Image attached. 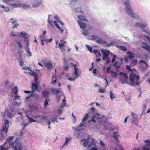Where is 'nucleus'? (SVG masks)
Wrapping results in <instances>:
<instances>
[{
	"mask_svg": "<svg viewBox=\"0 0 150 150\" xmlns=\"http://www.w3.org/2000/svg\"><path fill=\"white\" fill-rule=\"evenodd\" d=\"M127 12L128 15L138 21L135 23L134 26L136 28H141L144 32L146 33L148 35H150V31L148 29H145L148 26L146 21L143 17H141L139 14H135L133 12H132L131 10L127 11Z\"/></svg>",
	"mask_w": 150,
	"mask_h": 150,
	"instance_id": "nucleus-1",
	"label": "nucleus"
},
{
	"mask_svg": "<svg viewBox=\"0 0 150 150\" xmlns=\"http://www.w3.org/2000/svg\"><path fill=\"white\" fill-rule=\"evenodd\" d=\"M126 69L129 71L131 72L129 76L130 82L129 84L131 86H139L141 83V82L139 81L140 76L134 73V71H136V69L134 68H131L128 65H126Z\"/></svg>",
	"mask_w": 150,
	"mask_h": 150,
	"instance_id": "nucleus-2",
	"label": "nucleus"
},
{
	"mask_svg": "<svg viewBox=\"0 0 150 150\" xmlns=\"http://www.w3.org/2000/svg\"><path fill=\"white\" fill-rule=\"evenodd\" d=\"M101 51L103 54L102 60L104 61H106V64H108L111 62L110 59L109 57L110 53V51L109 50L103 49L101 50Z\"/></svg>",
	"mask_w": 150,
	"mask_h": 150,
	"instance_id": "nucleus-3",
	"label": "nucleus"
},
{
	"mask_svg": "<svg viewBox=\"0 0 150 150\" xmlns=\"http://www.w3.org/2000/svg\"><path fill=\"white\" fill-rule=\"evenodd\" d=\"M119 75L121 76V77L119 79V81H121L122 84L125 83L128 84L127 81L128 77L127 74L121 71L120 72Z\"/></svg>",
	"mask_w": 150,
	"mask_h": 150,
	"instance_id": "nucleus-4",
	"label": "nucleus"
},
{
	"mask_svg": "<svg viewBox=\"0 0 150 150\" xmlns=\"http://www.w3.org/2000/svg\"><path fill=\"white\" fill-rule=\"evenodd\" d=\"M126 0V1H125L124 2V4L125 6V11L128 15L127 11L131 10L132 12H133V10L130 2H129L130 0Z\"/></svg>",
	"mask_w": 150,
	"mask_h": 150,
	"instance_id": "nucleus-5",
	"label": "nucleus"
},
{
	"mask_svg": "<svg viewBox=\"0 0 150 150\" xmlns=\"http://www.w3.org/2000/svg\"><path fill=\"white\" fill-rule=\"evenodd\" d=\"M89 115L88 114H86L82 120L81 122L79 125L77 126L78 128L86 127V125H85L84 122L86 121L88 118Z\"/></svg>",
	"mask_w": 150,
	"mask_h": 150,
	"instance_id": "nucleus-6",
	"label": "nucleus"
},
{
	"mask_svg": "<svg viewBox=\"0 0 150 150\" xmlns=\"http://www.w3.org/2000/svg\"><path fill=\"white\" fill-rule=\"evenodd\" d=\"M141 47L143 49L147 51L148 52V54L150 53V45L146 42H142Z\"/></svg>",
	"mask_w": 150,
	"mask_h": 150,
	"instance_id": "nucleus-7",
	"label": "nucleus"
},
{
	"mask_svg": "<svg viewBox=\"0 0 150 150\" xmlns=\"http://www.w3.org/2000/svg\"><path fill=\"white\" fill-rule=\"evenodd\" d=\"M33 4L32 6V8H36L38 7L42 4V0H32Z\"/></svg>",
	"mask_w": 150,
	"mask_h": 150,
	"instance_id": "nucleus-8",
	"label": "nucleus"
},
{
	"mask_svg": "<svg viewBox=\"0 0 150 150\" xmlns=\"http://www.w3.org/2000/svg\"><path fill=\"white\" fill-rule=\"evenodd\" d=\"M31 85L32 91V93H34L35 91H39L38 88L39 86V84L35 83H32Z\"/></svg>",
	"mask_w": 150,
	"mask_h": 150,
	"instance_id": "nucleus-9",
	"label": "nucleus"
},
{
	"mask_svg": "<svg viewBox=\"0 0 150 150\" xmlns=\"http://www.w3.org/2000/svg\"><path fill=\"white\" fill-rule=\"evenodd\" d=\"M31 97L34 98L36 99H38L39 98V95L38 94L32 93V91H31V93L29 96L25 98V100H28Z\"/></svg>",
	"mask_w": 150,
	"mask_h": 150,
	"instance_id": "nucleus-10",
	"label": "nucleus"
},
{
	"mask_svg": "<svg viewBox=\"0 0 150 150\" xmlns=\"http://www.w3.org/2000/svg\"><path fill=\"white\" fill-rule=\"evenodd\" d=\"M51 17H52V15H48V19L47 21L49 23V25H48V26L49 28H54V26L52 23L53 21L50 20L52 19Z\"/></svg>",
	"mask_w": 150,
	"mask_h": 150,
	"instance_id": "nucleus-11",
	"label": "nucleus"
},
{
	"mask_svg": "<svg viewBox=\"0 0 150 150\" xmlns=\"http://www.w3.org/2000/svg\"><path fill=\"white\" fill-rule=\"evenodd\" d=\"M44 65L48 70L51 69L53 66L52 64L50 62H44Z\"/></svg>",
	"mask_w": 150,
	"mask_h": 150,
	"instance_id": "nucleus-12",
	"label": "nucleus"
},
{
	"mask_svg": "<svg viewBox=\"0 0 150 150\" xmlns=\"http://www.w3.org/2000/svg\"><path fill=\"white\" fill-rule=\"evenodd\" d=\"M17 138H16L15 140L11 142H10V143H8L9 144V145L10 146L13 147L14 150V147L16 146L17 147L18 144V142L17 141Z\"/></svg>",
	"mask_w": 150,
	"mask_h": 150,
	"instance_id": "nucleus-13",
	"label": "nucleus"
},
{
	"mask_svg": "<svg viewBox=\"0 0 150 150\" xmlns=\"http://www.w3.org/2000/svg\"><path fill=\"white\" fill-rule=\"evenodd\" d=\"M102 117H99V115L98 113H96V114H93V116L92 117L91 121H93L94 122H96V120L95 119L96 118L101 119Z\"/></svg>",
	"mask_w": 150,
	"mask_h": 150,
	"instance_id": "nucleus-14",
	"label": "nucleus"
},
{
	"mask_svg": "<svg viewBox=\"0 0 150 150\" xmlns=\"http://www.w3.org/2000/svg\"><path fill=\"white\" fill-rule=\"evenodd\" d=\"M66 42L62 40H61L59 44V48L62 50L63 51L64 50V48L63 47L64 46V44Z\"/></svg>",
	"mask_w": 150,
	"mask_h": 150,
	"instance_id": "nucleus-15",
	"label": "nucleus"
},
{
	"mask_svg": "<svg viewBox=\"0 0 150 150\" xmlns=\"http://www.w3.org/2000/svg\"><path fill=\"white\" fill-rule=\"evenodd\" d=\"M58 117V116L56 114H53L52 116L50 118L51 122L54 123L55 121H56L57 122H58V121L57 120Z\"/></svg>",
	"mask_w": 150,
	"mask_h": 150,
	"instance_id": "nucleus-16",
	"label": "nucleus"
},
{
	"mask_svg": "<svg viewBox=\"0 0 150 150\" xmlns=\"http://www.w3.org/2000/svg\"><path fill=\"white\" fill-rule=\"evenodd\" d=\"M127 57L129 60L132 59L134 57V54L131 51L127 52Z\"/></svg>",
	"mask_w": 150,
	"mask_h": 150,
	"instance_id": "nucleus-17",
	"label": "nucleus"
},
{
	"mask_svg": "<svg viewBox=\"0 0 150 150\" xmlns=\"http://www.w3.org/2000/svg\"><path fill=\"white\" fill-rule=\"evenodd\" d=\"M77 21L80 27L83 30L85 29L86 27V24L81 21L78 20Z\"/></svg>",
	"mask_w": 150,
	"mask_h": 150,
	"instance_id": "nucleus-18",
	"label": "nucleus"
},
{
	"mask_svg": "<svg viewBox=\"0 0 150 150\" xmlns=\"http://www.w3.org/2000/svg\"><path fill=\"white\" fill-rule=\"evenodd\" d=\"M15 46L19 49H21L23 48V46L21 43L18 41H16L14 42Z\"/></svg>",
	"mask_w": 150,
	"mask_h": 150,
	"instance_id": "nucleus-19",
	"label": "nucleus"
},
{
	"mask_svg": "<svg viewBox=\"0 0 150 150\" xmlns=\"http://www.w3.org/2000/svg\"><path fill=\"white\" fill-rule=\"evenodd\" d=\"M113 137L114 139L116 140L117 142H119V139L118 137L119 136V134L118 132H113Z\"/></svg>",
	"mask_w": 150,
	"mask_h": 150,
	"instance_id": "nucleus-20",
	"label": "nucleus"
},
{
	"mask_svg": "<svg viewBox=\"0 0 150 150\" xmlns=\"http://www.w3.org/2000/svg\"><path fill=\"white\" fill-rule=\"evenodd\" d=\"M51 91L53 94H57L60 92L61 89L60 88L56 89L54 88H52L51 89Z\"/></svg>",
	"mask_w": 150,
	"mask_h": 150,
	"instance_id": "nucleus-21",
	"label": "nucleus"
},
{
	"mask_svg": "<svg viewBox=\"0 0 150 150\" xmlns=\"http://www.w3.org/2000/svg\"><path fill=\"white\" fill-rule=\"evenodd\" d=\"M74 74L76 78H78L80 76V74H79L78 72V69L77 68H74Z\"/></svg>",
	"mask_w": 150,
	"mask_h": 150,
	"instance_id": "nucleus-22",
	"label": "nucleus"
},
{
	"mask_svg": "<svg viewBox=\"0 0 150 150\" xmlns=\"http://www.w3.org/2000/svg\"><path fill=\"white\" fill-rule=\"evenodd\" d=\"M84 141V142L83 143V145L84 147H86L89 142V140L86 139H81L80 141L81 142H82L83 141Z\"/></svg>",
	"mask_w": 150,
	"mask_h": 150,
	"instance_id": "nucleus-23",
	"label": "nucleus"
},
{
	"mask_svg": "<svg viewBox=\"0 0 150 150\" xmlns=\"http://www.w3.org/2000/svg\"><path fill=\"white\" fill-rule=\"evenodd\" d=\"M64 96V99L62 100V103L60 106V108H63L64 106H66V103L65 99V97L64 95H63Z\"/></svg>",
	"mask_w": 150,
	"mask_h": 150,
	"instance_id": "nucleus-24",
	"label": "nucleus"
},
{
	"mask_svg": "<svg viewBox=\"0 0 150 150\" xmlns=\"http://www.w3.org/2000/svg\"><path fill=\"white\" fill-rule=\"evenodd\" d=\"M71 139V137H66L64 143V144L63 146H62V148H63V147H64L66 145H67V146L69 142Z\"/></svg>",
	"mask_w": 150,
	"mask_h": 150,
	"instance_id": "nucleus-25",
	"label": "nucleus"
},
{
	"mask_svg": "<svg viewBox=\"0 0 150 150\" xmlns=\"http://www.w3.org/2000/svg\"><path fill=\"white\" fill-rule=\"evenodd\" d=\"M117 48H118L120 50L126 52L127 50V47L125 46L121 45H117L116 46Z\"/></svg>",
	"mask_w": 150,
	"mask_h": 150,
	"instance_id": "nucleus-26",
	"label": "nucleus"
},
{
	"mask_svg": "<svg viewBox=\"0 0 150 150\" xmlns=\"http://www.w3.org/2000/svg\"><path fill=\"white\" fill-rule=\"evenodd\" d=\"M96 42L98 44H105L107 43V42L106 41L101 39H99L97 40Z\"/></svg>",
	"mask_w": 150,
	"mask_h": 150,
	"instance_id": "nucleus-27",
	"label": "nucleus"
},
{
	"mask_svg": "<svg viewBox=\"0 0 150 150\" xmlns=\"http://www.w3.org/2000/svg\"><path fill=\"white\" fill-rule=\"evenodd\" d=\"M11 23L12 25H13V26L12 27V28H16L19 25V24L15 20H13L11 22Z\"/></svg>",
	"mask_w": 150,
	"mask_h": 150,
	"instance_id": "nucleus-28",
	"label": "nucleus"
},
{
	"mask_svg": "<svg viewBox=\"0 0 150 150\" xmlns=\"http://www.w3.org/2000/svg\"><path fill=\"white\" fill-rule=\"evenodd\" d=\"M9 126V125H8L7 126L6 125H4L2 127L1 129L2 131L3 132H5L6 133V134L8 131V127Z\"/></svg>",
	"mask_w": 150,
	"mask_h": 150,
	"instance_id": "nucleus-29",
	"label": "nucleus"
},
{
	"mask_svg": "<svg viewBox=\"0 0 150 150\" xmlns=\"http://www.w3.org/2000/svg\"><path fill=\"white\" fill-rule=\"evenodd\" d=\"M18 60L19 62V64L21 66H23V59L21 57V54H20L19 57L18 58Z\"/></svg>",
	"mask_w": 150,
	"mask_h": 150,
	"instance_id": "nucleus-30",
	"label": "nucleus"
},
{
	"mask_svg": "<svg viewBox=\"0 0 150 150\" xmlns=\"http://www.w3.org/2000/svg\"><path fill=\"white\" fill-rule=\"evenodd\" d=\"M99 38V37L97 35H93L89 36L88 38L90 40H94L98 39Z\"/></svg>",
	"mask_w": 150,
	"mask_h": 150,
	"instance_id": "nucleus-31",
	"label": "nucleus"
},
{
	"mask_svg": "<svg viewBox=\"0 0 150 150\" xmlns=\"http://www.w3.org/2000/svg\"><path fill=\"white\" fill-rule=\"evenodd\" d=\"M11 90H12V92H13L14 95H16L17 94L18 89L17 86H15L13 88H11Z\"/></svg>",
	"mask_w": 150,
	"mask_h": 150,
	"instance_id": "nucleus-32",
	"label": "nucleus"
},
{
	"mask_svg": "<svg viewBox=\"0 0 150 150\" xmlns=\"http://www.w3.org/2000/svg\"><path fill=\"white\" fill-rule=\"evenodd\" d=\"M9 6L10 7H12V8H16L20 7V6L19 4H10L9 5Z\"/></svg>",
	"mask_w": 150,
	"mask_h": 150,
	"instance_id": "nucleus-33",
	"label": "nucleus"
},
{
	"mask_svg": "<svg viewBox=\"0 0 150 150\" xmlns=\"http://www.w3.org/2000/svg\"><path fill=\"white\" fill-rule=\"evenodd\" d=\"M139 62L140 63H143L144 64H145L146 66V67H144L142 69V70L144 71L146 70V68L148 67V64L146 63V62L144 60H141L139 61Z\"/></svg>",
	"mask_w": 150,
	"mask_h": 150,
	"instance_id": "nucleus-34",
	"label": "nucleus"
},
{
	"mask_svg": "<svg viewBox=\"0 0 150 150\" xmlns=\"http://www.w3.org/2000/svg\"><path fill=\"white\" fill-rule=\"evenodd\" d=\"M133 119L132 121V123L135 125L137 126H138V119L137 117L133 118Z\"/></svg>",
	"mask_w": 150,
	"mask_h": 150,
	"instance_id": "nucleus-35",
	"label": "nucleus"
},
{
	"mask_svg": "<svg viewBox=\"0 0 150 150\" xmlns=\"http://www.w3.org/2000/svg\"><path fill=\"white\" fill-rule=\"evenodd\" d=\"M20 7L21 6L24 9H26L27 8H29L30 6L29 5L26 4H20Z\"/></svg>",
	"mask_w": 150,
	"mask_h": 150,
	"instance_id": "nucleus-36",
	"label": "nucleus"
},
{
	"mask_svg": "<svg viewBox=\"0 0 150 150\" xmlns=\"http://www.w3.org/2000/svg\"><path fill=\"white\" fill-rule=\"evenodd\" d=\"M78 18L81 20L86 21L87 19L83 15H79L78 16Z\"/></svg>",
	"mask_w": 150,
	"mask_h": 150,
	"instance_id": "nucleus-37",
	"label": "nucleus"
},
{
	"mask_svg": "<svg viewBox=\"0 0 150 150\" xmlns=\"http://www.w3.org/2000/svg\"><path fill=\"white\" fill-rule=\"evenodd\" d=\"M118 62L116 61L113 64V66L115 67L116 69V70L117 71V69H119L120 68V66L118 64Z\"/></svg>",
	"mask_w": 150,
	"mask_h": 150,
	"instance_id": "nucleus-38",
	"label": "nucleus"
},
{
	"mask_svg": "<svg viewBox=\"0 0 150 150\" xmlns=\"http://www.w3.org/2000/svg\"><path fill=\"white\" fill-rule=\"evenodd\" d=\"M137 63V61L136 59H133L130 64V67H133L136 65Z\"/></svg>",
	"mask_w": 150,
	"mask_h": 150,
	"instance_id": "nucleus-39",
	"label": "nucleus"
},
{
	"mask_svg": "<svg viewBox=\"0 0 150 150\" xmlns=\"http://www.w3.org/2000/svg\"><path fill=\"white\" fill-rule=\"evenodd\" d=\"M7 144V142H5L0 146V150H8V148H5V145Z\"/></svg>",
	"mask_w": 150,
	"mask_h": 150,
	"instance_id": "nucleus-40",
	"label": "nucleus"
},
{
	"mask_svg": "<svg viewBox=\"0 0 150 150\" xmlns=\"http://www.w3.org/2000/svg\"><path fill=\"white\" fill-rule=\"evenodd\" d=\"M19 35H21L22 37L24 38H27V36H28V35L27 33L24 32H22Z\"/></svg>",
	"mask_w": 150,
	"mask_h": 150,
	"instance_id": "nucleus-41",
	"label": "nucleus"
},
{
	"mask_svg": "<svg viewBox=\"0 0 150 150\" xmlns=\"http://www.w3.org/2000/svg\"><path fill=\"white\" fill-rule=\"evenodd\" d=\"M26 116L28 118L29 121L30 123H31V122H36V120H34L32 118L29 117V116L27 114H26Z\"/></svg>",
	"mask_w": 150,
	"mask_h": 150,
	"instance_id": "nucleus-42",
	"label": "nucleus"
},
{
	"mask_svg": "<svg viewBox=\"0 0 150 150\" xmlns=\"http://www.w3.org/2000/svg\"><path fill=\"white\" fill-rule=\"evenodd\" d=\"M22 125H23L24 127H23V128L22 129H21V130L20 134H22V132H23V129H24L25 127L27 125H28V123H27L25 124L24 122H23L22 124Z\"/></svg>",
	"mask_w": 150,
	"mask_h": 150,
	"instance_id": "nucleus-43",
	"label": "nucleus"
},
{
	"mask_svg": "<svg viewBox=\"0 0 150 150\" xmlns=\"http://www.w3.org/2000/svg\"><path fill=\"white\" fill-rule=\"evenodd\" d=\"M49 93V91H43L42 92V96L45 97H47Z\"/></svg>",
	"mask_w": 150,
	"mask_h": 150,
	"instance_id": "nucleus-44",
	"label": "nucleus"
},
{
	"mask_svg": "<svg viewBox=\"0 0 150 150\" xmlns=\"http://www.w3.org/2000/svg\"><path fill=\"white\" fill-rule=\"evenodd\" d=\"M116 43L115 41H112L110 43H106L105 45L107 47H109L111 46H113L115 43Z\"/></svg>",
	"mask_w": 150,
	"mask_h": 150,
	"instance_id": "nucleus-45",
	"label": "nucleus"
},
{
	"mask_svg": "<svg viewBox=\"0 0 150 150\" xmlns=\"http://www.w3.org/2000/svg\"><path fill=\"white\" fill-rule=\"evenodd\" d=\"M110 97L111 100H113L114 98L116 97L115 95L113 93L112 91H110Z\"/></svg>",
	"mask_w": 150,
	"mask_h": 150,
	"instance_id": "nucleus-46",
	"label": "nucleus"
},
{
	"mask_svg": "<svg viewBox=\"0 0 150 150\" xmlns=\"http://www.w3.org/2000/svg\"><path fill=\"white\" fill-rule=\"evenodd\" d=\"M52 80L51 82V83L52 84H54L57 81V79L54 76H52Z\"/></svg>",
	"mask_w": 150,
	"mask_h": 150,
	"instance_id": "nucleus-47",
	"label": "nucleus"
},
{
	"mask_svg": "<svg viewBox=\"0 0 150 150\" xmlns=\"http://www.w3.org/2000/svg\"><path fill=\"white\" fill-rule=\"evenodd\" d=\"M100 51L99 50H94L93 51V52L94 54H95L96 56L97 57V55L99 53Z\"/></svg>",
	"mask_w": 150,
	"mask_h": 150,
	"instance_id": "nucleus-48",
	"label": "nucleus"
},
{
	"mask_svg": "<svg viewBox=\"0 0 150 150\" xmlns=\"http://www.w3.org/2000/svg\"><path fill=\"white\" fill-rule=\"evenodd\" d=\"M117 58H118V57H117L116 55L113 54V57L112 60V61H111V62L112 63H113L115 62Z\"/></svg>",
	"mask_w": 150,
	"mask_h": 150,
	"instance_id": "nucleus-49",
	"label": "nucleus"
},
{
	"mask_svg": "<svg viewBox=\"0 0 150 150\" xmlns=\"http://www.w3.org/2000/svg\"><path fill=\"white\" fill-rule=\"evenodd\" d=\"M49 100L50 99H47V98H46L45 100L44 103V106L45 107H46L48 105V102Z\"/></svg>",
	"mask_w": 150,
	"mask_h": 150,
	"instance_id": "nucleus-50",
	"label": "nucleus"
},
{
	"mask_svg": "<svg viewBox=\"0 0 150 150\" xmlns=\"http://www.w3.org/2000/svg\"><path fill=\"white\" fill-rule=\"evenodd\" d=\"M14 136H12L10 137L7 139V141L6 142H8V143H10L11 141L14 139Z\"/></svg>",
	"mask_w": 150,
	"mask_h": 150,
	"instance_id": "nucleus-51",
	"label": "nucleus"
},
{
	"mask_svg": "<svg viewBox=\"0 0 150 150\" xmlns=\"http://www.w3.org/2000/svg\"><path fill=\"white\" fill-rule=\"evenodd\" d=\"M86 47H87L88 51L89 52H90L92 53L93 52V51H92L93 48L92 47H90L88 45H86Z\"/></svg>",
	"mask_w": 150,
	"mask_h": 150,
	"instance_id": "nucleus-52",
	"label": "nucleus"
},
{
	"mask_svg": "<svg viewBox=\"0 0 150 150\" xmlns=\"http://www.w3.org/2000/svg\"><path fill=\"white\" fill-rule=\"evenodd\" d=\"M17 146H18V150H21L23 149V146L22 144L21 143H18V144Z\"/></svg>",
	"mask_w": 150,
	"mask_h": 150,
	"instance_id": "nucleus-53",
	"label": "nucleus"
},
{
	"mask_svg": "<svg viewBox=\"0 0 150 150\" xmlns=\"http://www.w3.org/2000/svg\"><path fill=\"white\" fill-rule=\"evenodd\" d=\"M7 114L8 117L10 118H11L13 116L12 113L10 111H8L7 112Z\"/></svg>",
	"mask_w": 150,
	"mask_h": 150,
	"instance_id": "nucleus-54",
	"label": "nucleus"
},
{
	"mask_svg": "<svg viewBox=\"0 0 150 150\" xmlns=\"http://www.w3.org/2000/svg\"><path fill=\"white\" fill-rule=\"evenodd\" d=\"M63 63L64 65H67L68 61L66 59V57H64L63 59Z\"/></svg>",
	"mask_w": 150,
	"mask_h": 150,
	"instance_id": "nucleus-55",
	"label": "nucleus"
},
{
	"mask_svg": "<svg viewBox=\"0 0 150 150\" xmlns=\"http://www.w3.org/2000/svg\"><path fill=\"white\" fill-rule=\"evenodd\" d=\"M9 121L8 120L6 119H5L4 120V123L5 124V125H8L9 124Z\"/></svg>",
	"mask_w": 150,
	"mask_h": 150,
	"instance_id": "nucleus-56",
	"label": "nucleus"
},
{
	"mask_svg": "<svg viewBox=\"0 0 150 150\" xmlns=\"http://www.w3.org/2000/svg\"><path fill=\"white\" fill-rule=\"evenodd\" d=\"M63 67L64 70L65 71H68L69 70V66H67V65H65L63 66Z\"/></svg>",
	"mask_w": 150,
	"mask_h": 150,
	"instance_id": "nucleus-57",
	"label": "nucleus"
},
{
	"mask_svg": "<svg viewBox=\"0 0 150 150\" xmlns=\"http://www.w3.org/2000/svg\"><path fill=\"white\" fill-rule=\"evenodd\" d=\"M52 23H54V25L57 28L59 26V25L57 23V21H52Z\"/></svg>",
	"mask_w": 150,
	"mask_h": 150,
	"instance_id": "nucleus-58",
	"label": "nucleus"
},
{
	"mask_svg": "<svg viewBox=\"0 0 150 150\" xmlns=\"http://www.w3.org/2000/svg\"><path fill=\"white\" fill-rule=\"evenodd\" d=\"M78 78H76V76H75L74 78H71L70 77H69L68 79L70 81H73L75 80L76 79H77Z\"/></svg>",
	"mask_w": 150,
	"mask_h": 150,
	"instance_id": "nucleus-59",
	"label": "nucleus"
},
{
	"mask_svg": "<svg viewBox=\"0 0 150 150\" xmlns=\"http://www.w3.org/2000/svg\"><path fill=\"white\" fill-rule=\"evenodd\" d=\"M142 150H150V147L144 146L142 147Z\"/></svg>",
	"mask_w": 150,
	"mask_h": 150,
	"instance_id": "nucleus-60",
	"label": "nucleus"
},
{
	"mask_svg": "<svg viewBox=\"0 0 150 150\" xmlns=\"http://www.w3.org/2000/svg\"><path fill=\"white\" fill-rule=\"evenodd\" d=\"M40 118L41 120H47V117L45 116L42 115L40 117Z\"/></svg>",
	"mask_w": 150,
	"mask_h": 150,
	"instance_id": "nucleus-61",
	"label": "nucleus"
},
{
	"mask_svg": "<svg viewBox=\"0 0 150 150\" xmlns=\"http://www.w3.org/2000/svg\"><path fill=\"white\" fill-rule=\"evenodd\" d=\"M77 0H71L69 1V4L70 5H71L73 4L75 2H76L77 1Z\"/></svg>",
	"mask_w": 150,
	"mask_h": 150,
	"instance_id": "nucleus-62",
	"label": "nucleus"
},
{
	"mask_svg": "<svg viewBox=\"0 0 150 150\" xmlns=\"http://www.w3.org/2000/svg\"><path fill=\"white\" fill-rule=\"evenodd\" d=\"M38 77L37 76H35V78L34 79V81L35 82V83L39 84L38 82Z\"/></svg>",
	"mask_w": 150,
	"mask_h": 150,
	"instance_id": "nucleus-63",
	"label": "nucleus"
},
{
	"mask_svg": "<svg viewBox=\"0 0 150 150\" xmlns=\"http://www.w3.org/2000/svg\"><path fill=\"white\" fill-rule=\"evenodd\" d=\"M20 96L16 95L15 96L13 100H16L17 99L19 100L20 99Z\"/></svg>",
	"mask_w": 150,
	"mask_h": 150,
	"instance_id": "nucleus-64",
	"label": "nucleus"
}]
</instances>
